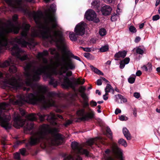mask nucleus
<instances>
[{"mask_svg":"<svg viewBox=\"0 0 160 160\" xmlns=\"http://www.w3.org/2000/svg\"><path fill=\"white\" fill-rule=\"evenodd\" d=\"M85 117L87 118L86 119H84V120H87L89 118H93V114L92 113H88L86 115H85Z\"/></svg>","mask_w":160,"mask_h":160,"instance_id":"obj_34","label":"nucleus"},{"mask_svg":"<svg viewBox=\"0 0 160 160\" xmlns=\"http://www.w3.org/2000/svg\"><path fill=\"white\" fill-rule=\"evenodd\" d=\"M136 52L139 54H142L143 53L144 51L140 48H138L136 49Z\"/></svg>","mask_w":160,"mask_h":160,"instance_id":"obj_41","label":"nucleus"},{"mask_svg":"<svg viewBox=\"0 0 160 160\" xmlns=\"http://www.w3.org/2000/svg\"><path fill=\"white\" fill-rule=\"evenodd\" d=\"M71 145L72 148L77 151L78 153L85 155L87 157L90 156L89 152L86 150L82 149L81 145L78 142H73Z\"/></svg>","mask_w":160,"mask_h":160,"instance_id":"obj_7","label":"nucleus"},{"mask_svg":"<svg viewBox=\"0 0 160 160\" xmlns=\"http://www.w3.org/2000/svg\"><path fill=\"white\" fill-rule=\"evenodd\" d=\"M37 115H38V116L39 117L41 121H43L45 117H46V115H41L40 113L38 114H37Z\"/></svg>","mask_w":160,"mask_h":160,"instance_id":"obj_39","label":"nucleus"},{"mask_svg":"<svg viewBox=\"0 0 160 160\" xmlns=\"http://www.w3.org/2000/svg\"><path fill=\"white\" fill-rule=\"evenodd\" d=\"M118 143L125 147H126L127 145L126 141L123 139H120L118 141Z\"/></svg>","mask_w":160,"mask_h":160,"instance_id":"obj_30","label":"nucleus"},{"mask_svg":"<svg viewBox=\"0 0 160 160\" xmlns=\"http://www.w3.org/2000/svg\"><path fill=\"white\" fill-rule=\"evenodd\" d=\"M31 63H28V64L26 66V68L27 69H29L31 68Z\"/></svg>","mask_w":160,"mask_h":160,"instance_id":"obj_61","label":"nucleus"},{"mask_svg":"<svg viewBox=\"0 0 160 160\" xmlns=\"http://www.w3.org/2000/svg\"><path fill=\"white\" fill-rule=\"evenodd\" d=\"M27 118L28 120L31 121H35L37 119L36 115L34 114L28 115L27 116Z\"/></svg>","mask_w":160,"mask_h":160,"instance_id":"obj_22","label":"nucleus"},{"mask_svg":"<svg viewBox=\"0 0 160 160\" xmlns=\"http://www.w3.org/2000/svg\"><path fill=\"white\" fill-rule=\"evenodd\" d=\"M134 96L135 98H139L140 95L139 93L135 92L134 94Z\"/></svg>","mask_w":160,"mask_h":160,"instance_id":"obj_49","label":"nucleus"},{"mask_svg":"<svg viewBox=\"0 0 160 160\" xmlns=\"http://www.w3.org/2000/svg\"><path fill=\"white\" fill-rule=\"evenodd\" d=\"M76 34H74L73 32H70L69 33V37L72 41H75L77 39Z\"/></svg>","mask_w":160,"mask_h":160,"instance_id":"obj_27","label":"nucleus"},{"mask_svg":"<svg viewBox=\"0 0 160 160\" xmlns=\"http://www.w3.org/2000/svg\"><path fill=\"white\" fill-rule=\"evenodd\" d=\"M129 31L135 33L137 31L136 28L133 26H131L129 27Z\"/></svg>","mask_w":160,"mask_h":160,"instance_id":"obj_36","label":"nucleus"},{"mask_svg":"<svg viewBox=\"0 0 160 160\" xmlns=\"http://www.w3.org/2000/svg\"><path fill=\"white\" fill-rule=\"evenodd\" d=\"M119 119L121 121H126L128 120V118L125 116L122 115L119 117Z\"/></svg>","mask_w":160,"mask_h":160,"instance_id":"obj_38","label":"nucleus"},{"mask_svg":"<svg viewBox=\"0 0 160 160\" xmlns=\"http://www.w3.org/2000/svg\"><path fill=\"white\" fill-rule=\"evenodd\" d=\"M106 131L108 133L109 135H110V136L109 137V138H112V132L110 128H107Z\"/></svg>","mask_w":160,"mask_h":160,"instance_id":"obj_40","label":"nucleus"},{"mask_svg":"<svg viewBox=\"0 0 160 160\" xmlns=\"http://www.w3.org/2000/svg\"><path fill=\"white\" fill-rule=\"evenodd\" d=\"M123 133L124 136L126 138L127 140H129L131 139V136L129 131L126 128L123 129Z\"/></svg>","mask_w":160,"mask_h":160,"instance_id":"obj_19","label":"nucleus"},{"mask_svg":"<svg viewBox=\"0 0 160 160\" xmlns=\"http://www.w3.org/2000/svg\"><path fill=\"white\" fill-rule=\"evenodd\" d=\"M74 160H82V158L78 155L74 158Z\"/></svg>","mask_w":160,"mask_h":160,"instance_id":"obj_58","label":"nucleus"},{"mask_svg":"<svg viewBox=\"0 0 160 160\" xmlns=\"http://www.w3.org/2000/svg\"><path fill=\"white\" fill-rule=\"evenodd\" d=\"M115 96L116 98V101L118 103H122L123 102H126L127 101L126 99L124 98L120 94H118L117 96L115 95Z\"/></svg>","mask_w":160,"mask_h":160,"instance_id":"obj_17","label":"nucleus"},{"mask_svg":"<svg viewBox=\"0 0 160 160\" xmlns=\"http://www.w3.org/2000/svg\"><path fill=\"white\" fill-rule=\"evenodd\" d=\"M85 82L84 79L81 80L80 78H78L75 81V82L78 84H83Z\"/></svg>","mask_w":160,"mask_h":160,"instance_id":"obj_32","label":"nucleus"},{"mask_svg":"<svg viewBox=\"0 0 160 160\" xmlns=\"http://www.w3.org/2000/svg\"><path fill=\"white\" fill-rule=\"evenodd\" d=\"M11 7L21 10L25 13L28 12V8L22 0H5Z\"/></svg>","mask_w":160,"mask_h":160,"instance_id":"obj_5","label":"nucleus"},{"mask_svg":"<svg viewBox=\"0 0 160 160\" xmlns=\"http://www.w3.org/2000/svg\"><path fill=\"white\" fill-rule=\"evenodd\" d=\"M47 90L46 86H40L38 87L36 93L27 94L24 96L23 99L15 102L11 100L10 103L20 106L25 101L32 104H40L45 108L53 106V101L51 99L50 100L51 93L48 92Z\"/></svg>","mask_w":160,"mask_h":160,"instance_id":"obj_2","label":"nucleus"},{"mask_svg":"<svg viewBox=\"0 0 160 160\" xmlns=\"http://www.w3.org/2000/svg\"><path fill=\"white\" fill-rule=\"evenodd\" d=\"M140 39H141V38L139 37H136V38L135 40V42H136L137 43V42H138L140 41Z\"/></svg>","mask_w":160,"mask_h":160,"instance_id":"obj_56","label":"nucleus"},{"mask_svg":"<svg viewBox=\"0 0 160 160\" xmlns=\"http://www.w3.org/2000/svg\"><path fill=\"white\" fill-rule=\"evenodd\" d=\"M18 16L17 15H14L12 17V21L14 22H15L17 20Z\"/></svg>","mask_w":160,"mask_h":160,"instance_id":"obj_47","label":"nucleus"},{"mask_svg":"<svg viewBox=\"0 0 160 160\" xmlns=\"http://www.w3.org/2000/svg\"><path fill=\"white\" fill-rule=\"evenodd\" d=\"M133 113L135 117L137 116V111L136 108H134L133 110Z\"/></svg>","mask_w":160,"mask_h":160,"instance_id":"obj_54","label":"nucleus"},{"mask_svg":"<svg viewBox=\"0 0 160 160\" xmlns=\"http://www.w3.org/2000/svg\"><path fill=\"white\" fill-rule=\"evenodd\" d=\"M85 17L89 21H93L97 23L99 22L98 18L97 17L94 11L91 9L87 11L85 14Z\"/></svg>","mask_w":160,"mask_h":160,"instance_id":"obj_8","label":"nucleus"},{"mask_svg":"<svg viewBox=\"0 0 160 160\" xmlns=\"http://www.w3.org/2000/svg\"><path fill=\"white\" fill-rule=\"evenodd\" d=\"M9 105L8 104L5 103H0V113L2 112V110L5 109Z\"/></svg>","mask_w":160,"mask_h":160,"instance_id":"obj_25","label":"nucleus"},{"mask_svg":"<svg viewBox=\"0 0 160 160\" xmlns=\"http://www.w3.org/2000/svg\"><path fill=\"white\" fill-rule=\"evenodd\" d=\"M118 16L117 15H113L111 18V20L112 21H115L118 18Z\"/></svg>","mask_w":160,"mask_h":160,"instance_id":"obj_44","label":"nucleus"},{"mask_svg":"<svg viewBox=\"0 0 160 160\" xmlns=\"http://www.w3.org/2000/svg\"><path fill=\"white\" fill-rule=\"evenodd\" d=\"M48 54V52L47 51H44L42 53H38L37 58L39 60H42L44 64L40 68L39 70H46L49 69V67L50 66H47V60L44 58V57L46 56Z\"/></svg>","mask_w":160,"mask_h":160,"instance_id":"obj_9","label":"nucleus"},{"mask_svg":"<svg viewBox=\"0 0 160 160\" xmlns=\"http://www.w3.org/2000/svg\"><path fill=\"white\" fill-rule=\"evenodd\" d=\"M49 84L52 85L54 87H55L57 85L56 81L51 77L50 80L49 82Z\"/></svg>","mask_w":160,"mask_h":160,"instance_id":"obj_28","label":"nucleus"},{"mask_svg":"<svg viewBox=\"0 0 160 160\" xmlns=\"http://www.w3.org/2000/svg\"><path fill=\"white\" fill-rule=\"evenodd\" d=\"M127 53V52L125 51L118 52L114 55V57L115 58V60H118V58H124L126 55Z\"/></svg>","mask_w":160,"mask_h":160,"instance_id":"obj_14","label":"nucleus"},{"mask_svg":"<svg viewBox=\"0 0 160 160\" xmlns=\"http://www.w3.org/2000/svg\"><path fill=\"white\" fill-rule=\"evenodd\" d=\"M142 72L141 71H138L136 72V75L137 76H139L142 74Z\"/></svg>","mask_w":160,"mask_h":160,"instance_id":"obj_59","label":"nucleus"},{"mask_svg":"<svg viewBox=\"0 0 160 160\" xmlns=\"http://www.w3.org/2000/svg\"><path fill=\"white\" fill-rule=\"evenodd\" d=\"M99 33L101 36H104L106 34V31L104 28H101L99 30Z\"/></svg>","mask_w":160,"mask_h":160,"instance_id":"obj_31","label":"nucleus"},{"mask_svg":"<svg viewBox=\"0 0 160 160\" xmlns=\"http://www.w3.org/2000/svg\"><path fill=\"white\" fill-rule=\"evenodd\" d=\"M92 7L94 8H97L100 5L99 0H94L91 3Z\"/></svg>","mask_w":160,"mask_h":160,"instance_id":"obj_21","label":"nucleus"},{"mask_svg":"<svg viewBox=\"0 0 160 160\" xmlns=\"http://www.w3.org/2000/svg\"><path fill=\"white\" fill-rule=\"evenodd\" d=\"M94 72L98 75H103V73L101 71H93Z\"/></svg>","mask_w":160,"mask_h":160,"instance_id":"obj_43","label":"nucleus"},{"mask_svg":"<svg viewBox=\"0 0 160 160\" xmlns=\"http://www.w3.org/2000/svg\"><path fill=\"white\" fill-rule=\"evenodd\" d=\"M46 117L47 118V119L48 120H54L57 119L58 118L61 119L63 118L62 116L58 114L56 115L52 113H51L49 115H46Z\"/></svg>","mask_w":160,"mask_h":160,"instance_id":"obj_15","label":"nucleus"},{"mask_svg":"<svg viewBox=\"0 0 160 160\" xmlns=\"http://www.w3.org/2000/svg\"><path fill=\"white\" fill-rule=\"evenodd\" d=\"M108 50V45H105L102 47L100 48L99 50L101 52H106Z\"/></svg>","mask_w":160,"mask_h":160,"instance_id":"obj_29","label":"nucleus"},{"mask_svg":"<svg viewBox=\"0 0 160 160\" xmlns=\"http://www.w3.org/2000/svg\"><path fill=\"white\" fill-rule=\"evenodd\" d=\"M108 94V93H105V94L103 95V98L104 100H106L108 99V98L107 96Z\"/></svg>","mask_w":160,"mask_h":160,"instance_id":"obj_53","label":"nucleus"},{"mask_svg":"<svg viewBox=\"0 0 160 160\" xmlns=\"http://www.w3.org/2000/svg\"><path fill=\"white\" fill-rule=\"evenodd\" d=\"M112 9L109 6H105L102 8L101 12L102 14L104 15H108L110 14Z\"/></svg>","mask_w":160,"mask_h":160,"instance_id":"obj_13","label":"nucleus"},{"mask_svg":"<svg viewBox=\"0 0 160 160\" xmlns=\"http://www.w3.org/2000/svg\"><path fill=\"white\" fill-rule=\"evenodd\" d=\"M86 90V88L85 87L81 86L79 89V92L81 94L85 93V91Z\"/></svg>","mask_w":160,"mask_h":160,"instance_id":"obj_37","label":"nucleus"},{"mask_svg":"<svg viewBox=\"0 0 160 160\" xmlns=\"http://www.w3.org/2000/svg\"><path fill=\"white\" fill-rule=\"evenodd\" d=\"M121 112V110L118 108H117L115 112V113L116 114H118V113H120Z\"/></svg>","mask_w":160,"mask_h":160,"instance_id":"obj_51","label":"nucleus"},{"mask_svg":"<svg viewBox=\"0 0 160 160\" xmlns=\"http://www.w3.org/2000/svg\"><path fill=\"white\" fill-rule=\"evenodd\" d=\"M160 18V17L159 15H156L152 17V20L153 21H156L158 20Z\"/></svg>","mask_w":160,"mask_h":160,"instance_id":"obj_42","label":"nucleus"},{"mask_svg":"<svg viewBox=\"0 0 160 160\" xmlns=\"http://www.w3.org/2000/svg\"><path fill=\"white\" fill-rule=\"evenodd\" d=\"M130 59L129 58H126L123 60H121L120 62V68L121 69H123L125 67L126 64L129 63L130 62Z\"/></svg>","mask_w":160,"mask_h":160,"instance_id":"obj_16","label":"nucleus"},{"mask_svg":"<svg viewBox=\"0 0 160 160\" xmlns=\"http://www.w3.org/2000/svg\"><path fill=\"white\" fill-rule=\"evenodd\" d=\"M94 139H92L87 141L86 143L88 145L91 146L94 143Z\"/></svg>","mask_w":160,"mask_h":160,"instance_id":"obj_35","label":"nucleus"},{"mask_svg":"<svg viewBox=\"0 0 160 160\" xmlns=\"http://www.w3.org/2000/svg\"><path fill=\"white\" fill-rule=\"evenodd\" d=\"M64 160H73L71 156L69 155L66 157Z\"/></svg>","mask_w":160,"mask_h":160,"instance_id":"obj_52","label":"nucleus"},{"mask_svg":"<svg viewBox=\"0 0 160 160\" xmlns=\"http://www.w3.org/2000/svg\"><path fill=\"white\" fill-rule=\"evenodd\" d=\"M77 114L78 116L81 117V119L82 120L87 118L86 117H85L84 111L83 109H81L78 111L77 112Z\"/></svg>","mask_w":160,"mask_h":160,"instance_id":"obj_20","label":"nucleus"},{"mask_svg":"<svg viewBox=\"0 0 160 160\" xmlns=\"http://www.w3.org/2000/svg\"><path fill=\"white\" fill-rule=\"evenodd\" d=\"M58 131L57 129L52 130L48 125H43L41 127L39 131L32 137L30 143L31 145H35L45 138L48 143L53 145H58L59 144V140L61 139V136L58 133L53 132Z\"/></svg>","mask_w":160,"mask_h":160,"instance_id":"obj_4","label":"nucleus"},{"mask_svg":"<svg viewBox=\"0 0 160 160\" xmlns=\"http://www.w3.org/2000/svg\"><path fill=\"white\" fill-rule=\"evenodd\" d=\"M86 24L83 22L78 23L75 28L74 31L77 35H82L85 32Z\"/></svg>","mask_w":160,"mask_h":160,"instance_id":"obj_10","label":"nucleus"},{"mask_svg":"<svg viewBox=\"0 0 160 160\" xmlns=\"http://www.w3.org/2000/svg\"><path fill=\"white\" fill-rule=\"evenodd\" d=\"M84 56L88 58L90 56V55L88 53H84Z\"/></svg>","mask_w":160,"mask_h":160,"instance_id":"obj_62","label":"nucleus"},{"mask_svg":"<svg viewBox=\"0 0 160 160\" xmlns=\"http://www.w3.org/2000/svg\"><path fill=\"white\" fill-rule=\"evenodd\" d=\"M14 126L16 128H19L20 127L22 126L26 123H27V126L26 127V129L30 130L33 128V124L32 122H31L28 120L22 121L18 115H17L14 118Z\"/></svg>","mask_w":160,"mask_h":160,"instance_id":"obj_6","label":"nucleus"},{"mask_svg":"<svg viewBox=\"0 0 160 160\" xmlns=\"http://www.w3.org/2000/svg\"><path fill=\"white\" fill-rule=\"evenodd\" d=\"M81 96L83 99L85 101H88V97L85 93H83L81 94Z\"/></svg>","mask_w":160,"mask_h":160,"instance_id":"obj_33","label":"nucleus"},{"mask_svg":"<svg viewBox=\"0 0 160 160\" xmlns=\"http://www.w3.org/2000/svg\"><path fill=\"white\" fill-rule=\"evenodd\" d=\"M102 84V82H101V79H98L97 80V85L99 86L101 85Z\"/></svg>","mask_w":160,"mask_h":160,"instance_id":"obj_55","label":"nucleus"},{"mask_svg":"<svg viewBox=\"0 0 160 160\" xmlns=\"http://www.w3.org/2000/svg\"><path fill=\"white\" fill-rule=\"evenodd\" d=\"M26 76L28 81L27 82V84H29L32 81H36L39 80L40 76L42 75L44 78H50L52 73L53 72L58 73L59 78H63V81L61 82V85L63 88H67L69 87L73 88L72 82L70 81L67 77L71 76L72 72L71 71H27Z\"/></svg>","mask_w":160,"mask_h":160,"instance_id":"obj_3","label":"nucleus"},{"mask_svg":"<svg viewBox=\"0 0 160 160\" xmlns=\"http://www.w3.org/2000/svg\"><path fill=\"white\" fill-rule=\"evenodd\" d=\"M11 118L10 116H7L2 118L0 116V124L6 129H8L11 128V125L8 123V121Z\"/></svg>","mask_w":160,"mask_h":160,"instance_id":"obj_12","label":"nucleus"},{"mask_svg":"<svg viewBox=\"0 0 160 160\" xmlns=\"http://www.w3.org/2000/svg\"><path fill=\"white\" fill-rule=\"evenodd\" d=\"M8 83L14 87L17 88L18 87L17 80L14 78H13L10 80L8 82Z\"/></svg>","mask_w":160,"mask_h":160,"instance_id":"obj_18","label":"nucleus"},{"mask_svg":"<svg viewBox=\"0 0 160 160\" xmlns=\"http://www.w3.org/2000/svg\"><path fill=\"white\" fill-rule=\"evenodd\" d=\"M135 78L136 76L135 75H132L128 78V81L129 83L132 84L134 83Z\"/></svg>","mask_w":160,"mask_h":160,"instance_id":"obj_26","label":"nucleus"},{"mask_svg":"<svg viewBox=\"0 0 160 160\" xmlns=\"http://www.w3.org/2000/svg\"><path fill=\"white\" fill-rule=\"evenodd\" d=\"M160 2V0H156L155 5L157 6Z\"/></svg>","mask_w":160,"mask_h":160,"instance_id":"obj_64","label":"nucleus"},{"mask_svg":"<svg viewBox=\"0 0 160 160\" xmlns=\"http://www.w3.org/2000/svg\"><path fill=\"white\" fill-rule=\"evenodd\" d=\"M142 69L145 70H150L152 69V66L150 63H148L146 65H143L142 67Z\"/></svg>","mask_w":160,"mask_h":160,"instance_id":"obj_24","label":"nucleus"},{"mask_svg":"<svg viewBox=\"0 0 160 160\" xmlns=\"http://www.w3.org/2000/svg\"><path fill=\"white\" fill-rule=\"evenodd\" d=\"M83 50L86 52H89L91 51V49L90 48H83Z\"/></svg>","mask_w":160,"mask_h":160,"instance_id":"obj_57","label":"nucleus"},{"mask_svg":"<svg viewBox=\"0 0 160 160\" xmlns=\"http://www.w3.org/2000/svg\"><path fill=\"white\" fill-rule=\"evenodd\" d=\"M105 93H108L112 91H113V92H114V90L112 89V87L109 84H107L106 87L105 89Z\"/></svg>","mask_w":160,"mask_h":160,"instance_id":"obj_23","label":"nucleus"},{"mask_svg":"<svg viewBox=\"0 0 160 160\" xmlns=\"http://www.w3.org/2000/svg\"><path fill=\"white\" fill-rule=\"evenodd\" d=\"M73 58L76 60H77L78 61H80V58L79 57H78L77 56H73Z\"/></svg>","mask_w":160,"mask_h":160,"instance_id":"obj_63","label":"nucleus"},{"mask_svg":"<svg viewBox=\"0 0 160 160\" xmlns=\"http://www.w3.org/2000/svg\"><path fill=\"white\" fill-rule=\"evenodd\" d=\"M71 123L72 121L70 120H68L64 124V125L65 127H67Z\"/></svg>","mask_w":160,"mask_h":160,"instance_id":"obj_46","label":"nucleus"},{"mask_svg":"<svg viewBox=\"0 0 160 160\" xmlns=\"http://www.w3.org/2000/svg\"><path fill=\"white\" fill-rule=\"evenodd\" d=\"M89 66L90 68V69H91L92 70H98V69L94 67L92 65H90Z\"/></svg>","mask_w":160,"mask_h":160,"instance_id":"obj_60","label":"nucleus"},{"mask_svg":"<svg viewBox=\"0 0 160 160\" xmlns=\"http://www.w3.org/2000/svg\"><path fill=\"white\" fill-rule=\"evenodd\" d=\"M21 153L23 155H24L25 152V150L24 148H22L20 150Z\"/></svg>","mask_w":160,"mask_h":160,"instance_id":"obj_48","label":"nucleus"},{"mask_svg":"<svg viewBox=\"0 0 160 160\" xmlns=\"http://www.w3.org/2000/svg\"><path fill=\"white\" fill-rule=\"evenodd\" d=\"M112 151L117 156L118 158L120 160H124L122 156V151L121 149L118 147L116 144H114L112 147ZM107 160H115L111 157H108L107 158Z\"/></svg>","mask_w":160,"mask_h":160,"instance_id":"obj_11","label":"nucleus"},{"mask_svg":"<svg viewBox=\"0 0 160 160\" xmlns=\"http://www.w3.org/2000/svg\"><path fill=\"white\" fill-rule=\"evenodd\" d=\"M14 158L16 159H19L20 158V155L18 153L16 152L14 154Z\"/></svg>","mask_w":160,"mask_h":160,"instance_id":"obj_45","label":"nucleus"},{"mask_svg":"<svg viewBox=\"0 0 160 160\" xmlns=\"http://www.w3.org/2000/svg\"><path fill=\"white\" fill-rule=\"evenodd\" d=\"M55 5H51L50 9L46 11L44 16L40 11L33 12L30 14L37 24L36 27L32 29L31 35L28 33L30 26L26 23H23L21 27L18 24L14 25L11 21L9 20L8 22L7 25L5 24L0 25V53L2 49H7L8 48L9 44L6 37V34L11 32L17 33L19 30L21 29V37H17L10 42V44L13 45L12 48L10 49V50L12 54L17 58L21 61H24L27 59L28 57L26 52L19 48L15 43L23 47L27 46L29 47L32 42L33 38L41 37L51 42H55L61 51V54L58 55L55 49H49L51 53L57 55L58 58L53 64V66H52L51 64V68L53 67H58L67 70L74 69L75 65L69 57L70 55L72 56V54L66 50V46L62 32L55 30V28L58 25L55 17L52 13V12L55 10ZM13 62V60L9 58L8 60L3 63L0 62V67L5 68L10 65L9 70H15L17 69L16 67Z\"/></svg>","mask_w":160,"mask_h":160,"instance_id":"obj_1","label":"nucleus"},{"mask_svg":"<svg viewBox=\"0 0 160 160\" xmlns=\"http://www.w3.org/2000/svg\"><path fill=\"white\" fill-rule=\"evenodd\" d=\"M90 104L92 106H96L97 105V103L96 102L92 101L91 102Z\"/></svg>","mask_w":160,"mask_h":160,"instance_id":"obj_50","label":"nucleus"}]
</instances>
